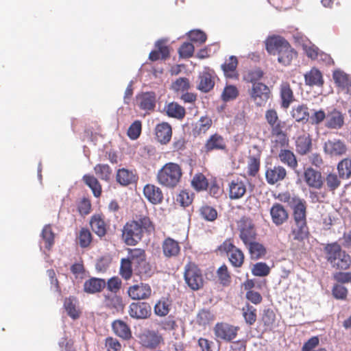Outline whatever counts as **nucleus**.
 Listing matches in <instances>:
<instances>
[{
  "mask_svg": "<svg viewBox=\"0 0 351 351\" xmlns=\"http://www.w3.org/2000/svg\"><path fill=\"white\" fill-rule=\"evenodd\" d=\"M277 198L292 205L293 225L291 234L294 240L302 241L309 233L306 222V202L298 197H291L288 192L279 193Z\"/></svg>",
  "mask_w": 351,
  "mask_h": 351,
  "instance_id": "nucleus-1",
  "label": "nucleus"
},
{
  "mask_svg": "<svg viewBox=\"0 0 351 351\" xmlns=\"http://www.w3.org/2000/svg\"><path fill=\"white\" fill-rule=\"evenodd\" d=\"M155 230V226L149 217L140 215L126 222L122 230V239L128 245H136L143 239L144 233L150 234Z\"/></svg>",
  "mask_w": 351,
  "mask_h": 351,
  "instance_id": "nucleus-2",
  "label": "nucleus"
},
{
  "mask_svg": "<svg viewBox=\"0 0 351 351\" xmlns=\"http://www.w3.org/2000/svg\"><path fill=\"white\" fill-rule=\"evenodd\" d=\"M265 44L267 53L278 56V62L283 66L290 65L293 59L297 56L296 51L280 36L274 35L267 37Z\"/></svg>",
  "mask_w": 351,
  "mask_h": 351,
  "instance_id": "nucleus-3",
  "label": "nucleus"
},
{
  "mask_svg": "<svg viewBox=\"0 0 351 351\" xmlns=\"http://www.w3.org/2000/svg\"><path fill=\"white\" fill-rule=\"evenodd\" d=\"M327 262L337 270H347L351 265V256L337 242L328 243L324 247Z\"/></svg>",
  "mask_w": 351,
  "mask_h": 351,
  "instance_id": "nucleus-4",
  "label": "nucleus"
},
{
  "mask_svg": "<svg viewBox=\"0 0 351 351\" xmlns=\"http://www.w3.org/2000/svg\"><path fill=\"white\" fill-rule=\"evenodd\" d=\"M182 169L176 162H167L158 171L156 180L158 182L168 189L176 188L181 181Z\"/></svg>",
  "mask_w": 351,
  "mask_h": 351,
  "instance_id": "nucleus-5",
  "label": "nucleus"
},
{
  "mask_svg": "<svg viewBox=\"0 0 351 351\" xmlns=\"http://www.w3.org/2000/svg\"><path fill=\"white\" fill-rule=\"evenodd\" d=\"M128 259L134 267L136 274L143 276H150L152 274V267L149 263L146 261V253L141 248H128Z\"/></svg>",
  "mask_w": 351,
  "mask_h": 351,
  "instance_id": "nucleus-6",
  "label": "nucleus"
},
{
  "mask_svg": "<svg viewBox=\"0 0 351 351\" xmlns=\"http://www.w3.org/2000/svg\"><path fill=\"white\" fill-rule=\"evenodd\" d=\"M184 280L188 287L192 291L202 289L205 283L202 269L193 262L185 265Z\"/></svg>",
  "mask_w": 351,
  "mask_h": 351,
  "instance_id": "nucleus-7",
  "label": "nucleus"
},
{
  "mask_svg": "<svg viewBox=\"0 0 351 351\" xmlns=\"http://www.w3.org/2000/svg\"><path fill=\"white\" fill-rule=\"evenodd\" d=\"M237 229L239 232V238L245 245L250 241L256 239L257 233L252 219L247 216H243L237 221Z\"/></svg>",
  "mask_w": 351,
  "mask_h": 351,
  "instance_id": "nucleus-8",
  "label": "nucleus"
},
{
  "mask_svg": "<svg viewBox=\"0 0 351 351\" xmlns=\"http://www.w3.org/2000/svg\"><path fill=\"white\" fill-rule=\"evenodd\" d=\"M249 95L251 101L258 107L265 106L271 96L269 86L264 83H254Z\"/></svg>",
  "mask_w": 351,
  "mask_h": 351,
  "instance_id": "nucleus-9",
  "label": "nucleus"
},
{
  "mask_svg": "<svg viewBox=\"0 0 351 351\" xmlns=\"http://www.w3.org/2000/svg\"><path fill=\"white\" fill-rule=\"evenodd\" d=\"M239 328L225 322L217 323L213 328L217 339L230 342L236 338Z\"/></svg>",
  "mask_w": 351,
  "mask_h": 351,
  "instance_id": "nucleus-10",
  "label": "nucleus"
},
{
  "mask_svg": "<svg viewBox=\"0 0 351 351\" xmlns=\"http://www.w3.org/2000/svg\"><path fill=\"white\" fill-rule=\"evenodd\" d=\"M127 293L133 300H143L150 298L152 289L149 284L140 282L129 287Z\"/></svg>",
  "mask_w": 351,
  "mask_h": 351,
  "instance_id": "nucleus-11",
  "label": "nucleus"
},
{
  "mask_svg": "<svg viewBox=\"0 0 351 351\" xmlns=\"http://www.w3.org/2000/svg\"><path fill=\"white\" fill-rule=\"evenodd\" d=\"M287 170L280 165L269 164L266 167L265 178L268 184H275L287 176Z\"/></svg>",
  "mask_w": 351,
  "mask_h": 351,
  "instance_id": "nucleus-12",
  "label": "nucleus"
},
{
  "mask_svg": "<svg viewBox=\"0 0 351 351\" xmlns=\"http://www.w3.org/2000/svg\"><path fill=\"white\" fill-rule=\"evenodd\" d=\"M152 308L147 302H132L129 306L128 313L132 318L141 319L151 315Z\"/></svg>",
  "mask_w": 351,
  "mask_h": 351,
  "instance_id": "nucleus-13",
  "label": "nucleus"
},
{
  "mask_svg": "<svg viewBox=\"0 0 351 351\" xmlns=\"http://www.w3.org/2000/svg\"><path fill=\"white\" fill-rule=\"evenodd\" d=\"M279 96L280 107L283 109H287L295 101L293 90L289 82H281L279 85Z\"/></svg>",
  "mask_w": 351,
  "mask_h": 351,
  "instance_id": "nucleus-14",
  "label": "nucleus"
},
{
  "mask_svg": "<svg viewBox=\"0 0 351 351\" xmlns=\"http://www.w3.org/2000/svg\"><path fill=\"white\" fill-rule=\"evenodd\" d=\"M303 177L304 182L310 188L315 189H322L324 180L320 171L312 167H308L304 169Z\"/></svg>",
  "mask_w": 351,
  "mask_h": 351,
  "instance_id": "nucleus-15",
  "label": "nucleus"
},
{
  "mask_svg": "<svg viewBox=\"0 0 351 351\" xmlns=\"http://www.w3.org/2000/svg\"><path fill=\"white\" fill-rule=\"evenodd\" d=\"M324 152L330 156H341L346 153V144L339 139L328 140L324 145Z\"/></svg>",
  "mask_w": 351,
  "mask_h": 351,
  "instance_id": "nucleus-16",
  "label": "nucleus"
},
{
  "mask_svg": "<svg viewBox=\"0 0 351 351\" xmlns=\"http://www.w3.org/2000/svg\"><path fill=\"white\" fill-rule=\"evenodd\" d=\"M170 56L169 47L165 40H158L155 43V49L152 50L149 55V59L155 62L158 60H166Z\"/></svg>",
  "mask_w": 351,
  "mask_h": 351,
  "instance_id": "nucleus-17",
  "label": "nucleus"
},
{
  "mask_svg": "<svg viewBox=\"0 0 351 351\" xmlns=\"http://www.w3.org/2000/svg\"><path fill=\"white\" fill-rule=\"evenodd\" d=\"M252 149L255 153L248 156L247 173L249 176L254 177L260 169L261 151L257 145H253Z\"/></svg>",
  "mask_w": 351,
  "mask_h": 351,
  "instance_id": "nucleus-18",
  "label": "nucleus"
},
{
  "mask_svg": "<svg viewBox=\"0 0 351 351\" xmlns=\"http://www.w3.org/2000/svg\"><path fill=\"white\" fill-rule=\"evenodd\" d=\"M272 222L276 226H281L289 219V213L285 208L279 203H275L270 208Z\"/></svg>",
  "mask_w": 351,
  "mask_h": 351,
  "instance_id": "nucleus-19",
  "label": "nucleus"
},
{
  "mask_svg": "<svg viewBox=\"0 0 351 351\" xmlns=\"http://www.w3.org/2000/svg\"><path fill=\"white\" fill-rule=\"evenodd\" d=\"M180 249L179 242L169 237L165 238L162 243V254L166 258L177 257L180 253Z\"/></svg>",
  "mask_w": 351,
  "mask_h": 351,
  "instance_id": "nucleus-20",
  "label": "nucleus"
},
{
  "mask_svg": "<svg viewBox=\"0 0 351 351\" xmlns=\"http://www.w3.org/2000/svg\"><path fill=\"white\" fill-rule=\"evenodd\" d=\"M103 304L107 308L116 312H123L125 307L122 298L116 293L104 294Z\"/></svg>",
  "mask_w": 351,
  "mask_h": 351,
  "instance_id": "nucleus-21",
  "label": "nucleus"
},
{
  "mask_svg": "<svg viewBox=\"0 0 351 351\" xmlns=\"http://www.w3.org/2000/svg\"><path fill=\"white\" fill-rule=\"evenodd\" d=\"M143 195L153 204H160L163 200L162 190L152 184H147L143 188Z\"/></svg>",
  "mask_w": 351,
  "mask_h": 351,
  "instance_id": "nucleus-22",
  "label": "nucleus"
},
{
  "mask_svg": "<svg viewBox=\"0 0 351 351\" xmlns=\"http://www.w3.org/2000/svg\"><path fill=\"white\" fill-rule=\"evenodd\" d=\"M155 135L157 141L162 145L167 144L172 136V128L167 122L158 123L155 128Z\"/></svg>",
  "mask_w": 351,
  "mask_h": 351,
  "instance_id": "nucleus-23",
  "label": "nucleus"
},
{
  "mask_svg": "<svg viewBox=\"0 0 351 351\" xmlns=\"http://www.w3.org/2000/svg\"><path fill=\"white\" fill-rule=\"evenodd\" d=\"M228 195L230 199H238L246 193L245 183L239 178L232 180L228 184Z\"/></svg>",
  "mask_w": 351,
  "mask_h": 351,
  "instance_id": "nucleus-24",
  "label": "nucleus"
},
{
  "mask_svg": "<svg viewBox=\"0 0 351 351\" xmlns=\"http://www.w3.org/2000/svg\"><path fill=\"white\" fill-rule=\"evenodd\" d=\"M142 345L149 348H156L162 341V337L154 331L148 330L140 336Z\"/></svg>",
  "mask_w": 351,
  "mask_h": 351,
  "instance_id": "nucleus-25",
  "label": "nucleus"
},
{
  "mask_svg": "<svg viewBox=\"0 0 351 351\" xmlns=\"http://www.w3.org/2000/svg\"><path fill=\"white\" fill-rule=\"evenodd\" d=\"M92 230L99 237H104L107 233V224L104 218L100 215H94L90 220Z\"/></svg>",
  "mask_w": 351,
  "mask_h": 351,
  "instance_id": "nucleus-26",
  "label": "nucleus"
},
{
  "mask_svg": "<svg viewBox=\"0 0 351 351\" xmlns=\"http://www.w3.org/2000/svg\"><path fill=\"white\" fill-rule=\"evenodd\" d=\"M213 125L212 119L208 116H202L195 123L192 129V134L194 137L205 134Z\"/></svg>",
  "mask_w": 351,
  "mask_h": 351,
  "instance_id": "nucleus-27",
  "label": "nucleus"
},
{
  "mask_svg": "<svg viewBox=\"0 0 351 351\" xmlns=\"http://www.w3.org/2000/svg\"><path fill=\"white\" fill-rule=\"evenodd\" d=\"M138 178L135 171L125 168L119 169L116 176L117 181L122 186H128L135 183Z\"/></svg>",
  "mask_w": 351,
  "mask_h": 351,
  "instance_id": "nucleus-28",
  "label": "nucleus"
},
{
  "mask_svg": "<svg viewBox=\"0 0 351 351\" xmlns=\"http://www.w3.org/2000/svg\"><path fill=\"white\" fill-rule=\"evenodd\" d=\"M106 282L104 279L90 278L85 281L84 284V292L94 294L101 292L106 287Z\"/></svg>",
  "mask_w": 351,
  "mask_h": 351,
  "instance_id": "nucleus-29",
  "label": "nucleus"
},
{
  "mask_svg": "<svg viewBox=\"0 0 351 351\" xmlns=\"http://www.w3.org/2000/svg\"><path fill=\"white\" fill-rule=\"evenodd\" d=\"M138 106L144 110H153L156 106V95L154 92H146L137 97Z\"/></svg>",
  "mask_w": 351,
  "mask_h": 351,
  "instance_id": "nucleus-30",
  "label": "nucleus"
},
{
  "mask_svg": "<svg viewBox=\"0 0 351 351\" xmlns=\"http://www.w3.org/2000/svg\"><path fill=\"white\" fill-rule=\"evenodd\" d=\"M226 147L224 138L219 134L211 135L204 145L206 152H209L215 149L223 150Z\"/></svg>",
  "mask_w": 351,
  "mask_h": 351,
  "instance_id": "nucleus-31",
  "label": "nucleus"
},
{
  "mask_svg": "<svg viewBox=\"0 0 351 351\" xmlns=\"http://www.w3.org/2000/svg\"><path fill=\"white\" fill-rule=\"evenodd\" d=\"M112 328L115 335L124 340H128L132 337L130 327L121 319L114 320L112 324Z\"/></svg>",
  "mask_w": 351,
  "mask_h": 351,
  "instance_id": "nucleus-32",
  "label": "nucleus"
},
{
  "mask_svg": "<svg viewBox=\"0 0 351 351\" xmlns=\"http://www.w3.org/2000/svg\"><path fill=\"white\" fill-rule=\"evenodd\" d=\"M278 158L283 164L287 165L289 167L295 169L298 167V160L294 153L287 149H279Z\"/></svg>",
  "mask_w": 351,
  "mask_h": 351,
  "instance_id": "nucleus-33",
  "label": "nucleus"
},
{
  "mask_svg": "<svg viewBox=\"0 0 351 351\" xmlns=\"http://www.w3.org/2000/svg\"><path fill=\"white\" fill-rule=\"evenodd\" d=\"M199 84L197 88L204 92L208 93L212 90L215 86V77L213 75L208 71H203L199 76Z\"/></svg>",
  "mask_w": 351,
  "mask_h": 351,
  "instance_id": "nucleus-34",
  "label": "nucleus"
},
{
  "mask_svg": "<svg viewBox=\"0 0 351 351\" xmlns=\"http://www.w3.org/2000/svg\"><path fill=\"white\" fill-rule=\"evenodd\" d=\"M305 84L309 86H322L324 84L323 76L319 70L312 68L304 75Z\"/></svg>",
  "mask_w": 351,
  "mask_h": 351,
  "instance_id": "nucleus-35",
  "label": "nucleus"
},
{
  "mask_svg": "<svg viewBox=\"0 0 351 351\" xmlns=\"http://www.w3.org/2000/svg\"><path fill=\"white\" fill-rule=\"evenodd\" d=\"M312 147V141L309 134L299 136L295 141L297 152L300 155H305L310 152Z\"/></svg>",
  "mask_w": 351,
  "mask_h": 351,
  "instance_id": "nucleus-36",
  "label": "nucleus"
},
{
  "mask_svg": "<svg viewBox=\"0 0 351 351\" xmlns=\"http://www.w3.org/2000/svg\"><path fill=\"white\" fill-rule=\"evenodd\" d=\"M248 248L250 257L253 260H258L265 256L267 254V248L256 240L250 241L246 245Z\"/></svg>",
  "mask_w": 351,
  "mask_h": 351,
  "instance_id": "nucleus-37",
  "label": "nucleus"
},
{
  "mask_svg": "<svg viewBox=\"0 0 351 351\" xmlns=\"http://www.w3.org/2000/svg\"><path fill=\"white\" fill-rule=\"evenodd\" d=\"M238 65L237 58L234 56H231L224 64L221 65V69L226 77L228 78H237L238 73L237 72V67Z\"/></svg>",
  "mask_w": 351,
  "mask_h": 351,
  "instance_id": "nucleus-38",
  "label": "nucleus"
},
{
  "mask_svg": "<svg viewBox=\"0 0 351 351\" xmlns=\"http://www.w3.org/2000/svg\"><path fill=\"white\" fill-rule=\"evenodd\" d=\"M291 115L297 122L306 123L309 119L308 108L305 104L294 106Z\"/></svg>",
  "mask_w": 351,
  "mask_h": 351,
  "instance_id": "nucleus-39",
  "label": "nucleus"
},
{
  "mask_svg": "<svg viewBox=\"0 0 351 351\" xmlns=\"http://www.w3.org/2000/svg\"><path fill=\"white\" fill-rule=\"evenodd\" d=\"M215 319V315L212 311L202 308L199 311L196 316V323L204 328L212 324Z\"/></svg>",
  "mask_w": 351,
  "mask_h": 351,
  "instance_id": "nucleus-40",
  "label": "nucleus"
},
{
  "mask_svg": "<svg viewBox=\"0 0 351 351\" xmlns=\"http://www.w3.org/2000/svg\"><path fill=\"white\" fill-rule=\"evenodd\" d=\"M274 138L271 140V152H278L279 149L286 147L289 145V137L287 132L271 134Z\"/></svg>",
  "mask_w": 351,
  "mask_h": 351,
  "instance_id": "nucleus-41",
  "label": "nucleus"
},
{
  "mask_svg": "<svg viewBox=\"0 0 351 351\" xmlns=\"http://www.w3.org/2000/svg\"><path fill=\"white\" fill-rule=\"evenodd\" d=\"M82 180L91 190L95 197H99L101 195L102 189L98 180L93 175L85 174Z\"/></svg>",
  "mask_w": 351,
  "mask_h": 351,
  "instance_id": "nucleus-42",
  "label": "nucleus"
},
{
  "mask_svg": "<svg viewBox=\"0 0 351 351\" xmlns=\"http://www.w3.org/2000/svg\"><path fill=\"white\" fill-rule=\"evenodd\" d=\"M191 185L197 192L204 191L208 187V180L203 173H197L193 177Z\"/></svg>",
  "mask_w": 351,
  "mask_h": 351,
  "instance_id": "nucleus-43",
  "label": "nucleus"
},
{
  "mask_svg": "<svg viewBox=\"0 0 351 351\" xmlns=\"http://www.w3.org/2000/svg\"><path fill=\"white\" fill-rule=\"evenodd\" d=\"M165 110L169 117L178 119H182L186 114L185 108L176 102L169 103Z\"/></svg>",
  "mask_w": 351,
  "mask_h": 351,
  "instance_id": "nucleus-44",
  "label": "nucleus"
},
{
  "mask_svg": "<svg viewBox=\"0 0 351 351\" xmlns=\"http://www.w3.org/2000/svg\"><path fill=\"white\" fill-rule=\"evenodd\" d=\"M344 123V118L339 111H333L328 117L326 126L330 129H339Z\"/></svg>",
  "mask_w": 351,
  "mask_h": 351,
  "instance_id": "nucleus-45",
  "label": "nucleus"
},
{
  "mask_svg": "<svg viewBox=\"0 0 351 351\" xmlns=\"http://www.w3.org/2000/svg\"><path fill=\"white\" fill-rule=\"evenodd\" d=\"M194 199V193L187 189H183L176 195V201L182 207L190 206Z\"/></svg>",
  "mask_w": 351,
  "mask_h": 351,
  "instance_id": "nucleus-46",
  "label": "nucleus"
},
{
  "mask_svg": "<svg viewBox=\"0 0 351 351\" xmlns=\"http://www.w3.org/2000/svg\"><path fill=\"white\" fill-rule=\"evenodd\" d=\"M242 313L244 319L249 326L253 325L257 319L256 308L247 303L242 308Z\"/></svg>",
  "mask_w": 351,
  "mask_h": 351,
  "instance_id": "nucleus-47",
  "label": "nucleus"
},
{
  "mask_svg": "<svg viewBox=\"0 0 351 351\" xmlns=\"http://www.w3.org/2000/svg\"><path fill=\"white\" fill-rule=\"evenodd\" d=\"M77 240L81 247H88L93 240V236L90 231L86 228H82L77 236Z\"/></svg>",
  "mask_w": 351,
  "mask_h": 351,
  "instance_id": "nucleus-48",
  "label": "nucleus"
},
{
  "mask_svg": "<svg viewBox=\"0 0 351 351\" xmlns=\"http://www.w3.org/2000/svg\"><path fill=\"white\" fill-rule=\"evenodd\" d=\"M132 264L128 258L121 259L119 274L125 280H130L133 274Z\"/></svg>",
  "mask_w": 351,
  "mask_h": 351,
  "instance_id": "nucleus-49",
  "label": "nucleus"
},
{
  "mask_svg": "<svg viewBox=\"0 0 351 351\" xmlns=\"http://www.w3.org/2000/svg\"><path fill=\"white\" fill-rule=\"evenodd\" d=\"M276 318V314L272 309L267 308L263 311L261 321L265 330H271L275 326Z\"/></svg>",
  "mask_w": 351,
  "mask_h": 351,
  "instance_id": "nucleus-50",
  "label": "nucleus"
},
{
  "mask_svg": "<svg viewBox=\"0 0 351 351\" xmlns=\"http://www.w3.org/2000/svg\"><path fill=\"white\" fill-rule=\"evenodd\" d=\"M339 177L343 179H348L351 176V159L344 158L337 165Z\"/></svg>",
  "mask_w": 351,
  "mask_h": 351,
  "instance_id": "nucleus-51",
  "label": "nucleus"
},
{
  "mask_svg": "<svg viewBox=\"0 0 351 351\" xmlns=\"http://www.w3.org/2000/svg\"><path fill=\"white\" fill-rule=\"evenodd\" d=\"M228 259L234 267H241L245 259V256L241 250L237 247L228 255Z\"/></svg>",
  "mask_w": 351,
  "mask_h": 351,
  "instance_id": "nucleus-52",
  "label": "nucleus"
},
{
  "mask_svg": "<svg viewBox=\"0 0 351 351\" xmlns=\"http://www.w3.org/2000/svg\"><path fill=\"white\" fill-rule=\"evenodd\" d=\"M217 276L219 283L224 287L229 286L231 283V276L228 267L223 264L217 270Z\"/></svg>",
  "mask_w": 351,
  "mask_h": 351,
  "instance_id": "nucleus-53",
  "label": "nucleus"
},
{
  "mask_svg": "<svg viewBox=\"0 0 351 351\" xmlns=\"http://www.w3.org/2000/svg\"><path fill=\"white\" fill-rule=\"evenodd\" d=\"M42 237L45 241V247L50 250L54 243V233L50 225H46L42 231Z\"/></svg>",
  "mask_w": 351,
  "mask_h": 351,
  "instance_id": "nucleus-54",
  "label": "nucleus"
},
{
  "mask_svg": "<svg viewBox=\"0 0 351 351\" xmlns=\"http://www.w3.org/2000/svg\"><path fill=\"white\" fill-rule=\"evenodd\" d=\"M201 217L208 221H213L217 217L216 209L208 205H204L199 208Z\"/></svg>",
  "mask_w": 351,
  "mask_h": 351,
  "instance_id": "nucleus-55",
  "label": "nucleus"
},
{
  "mask_svg": "<svg viewBox=\"0 0 351 351\" xmlns=\"http://www.w3.org/2000/svg\"><path fill=\"white\" fill-rule=\"evenodd\" d=\"M64 306L68 315L71 317L73 319L79 317L80 312L76 308L75 300L74 298L70 297L68 298H65Z\"/></svg>",
  "mask_w": 351,
  "mask_h": 351,
  "instance_id": "nucleus-56",
  "label": "nucleus"
},
{
  "mask_svg": "<svg viewBox=\"0 0 351 351\" xmlns=\"http://www.w3.org/2000/svg\"><path fill=\"white\" fill-rule=\"evenodd\" d=\"M96 175L101 180H109L112 174L111 168L106 164H98L94 167Z\"/></svg>",
  "mask_w": 351,
  "mask_h": 351,
  "instance_id": "nucleus-57",
  "label": "nucleus"
},
{
  "mask_svg": "<svg viewBox=\"0 0 351 351\" xmlns=\"http://www.w3.org/2000/svg\"><path fill=\"white\" fill-rule=\"evenodd\" d=\"M332 77L335 84L341 89L350 81L348 75L341 70L335 71Z\"/></svg>",
  "mask_w": 351,
  "mask_h": 351,
  "instance_id": "nucleus-58",
  "label": "nucleus"
},
{
  "mask_svg": "<svg viewBox=\"0 0 351 351\" xmlns=\"http://www.w3.org/2000/svg\"><path fill=\"white\" fill-rule=\"evenodd\" d=\"M263 76V71L261 68H255L248 71L244 78L246 82L253 84L254 83H259L258 81L261 80Z\"/></svg>",
  "mask_w": 351,
  "mask_h": 351,
  "instance_id": "nucleus-59",
  "label": "nucleus"
},
{
  "mask_svg": "<svg viewBox=\"0 0 351 351\" xmlns=\"http://www.w3.org/2000/svg\"><path fill=\"white\" fill-rule=\"evenodd\" d=\"M239 95L238 88L234 85H227L225 86L221 94V99L224 101H229L236 99Z\"/></svg>",
  "mask_w": 351,
  "mask_h": 351,
  "instance_id": "nucleus-60",
  "label": "nucleus"
},
{
  "mask_svg": "<svg viewBox=\"0 0 351 351\" xmlns=\"http://www.w3.org/2000/svg\"><path fill=\"white\" fill-rule=\"evenodd\" d=\"M141 121L139 120H136L130 125L127 132V134L131 140H136L140 136L141 134Z\"/></svg>",
  "mask_w": 351,
  "mask_h": 351,
  "instance_id": "nucleus-61",
  "label": "nucleus"
},
{
  "mask_svg": "<svg viewBox=\"0 0 351 351\" xmlns=\"http://www.w3.org/2000/svg\"><path fill=\"white\" fill-rule=\"evenodd\" d=\"M252 273L256 276H267L270 273V268L265 263H256L252 269Z\"/></svg>",
  "mask_w": 351,
  "mask_h": 351,
  "instance_id": "nucleus-62",
  "label": "nucleus"
},
{
  "mask_svg": "<svg viewBox=\"0 0 351 351\" xmlns=\"http://www.w3.org/2000/svg\"><path fill=\"white\" fill-rule=\"evenodd\" d=\"M348 291L347 288L341 285L335 284L332 289L333 297L337 300H344L347 298Z\"/></svg>",
  "mask_w": 351,
  "mask_h": 351,
  "instance_id": "nucleus-63",
  "label": "nucleus"
},
{
  "mask_svg": "<svg viewBox=\"0 0 351 351\" xmlns=\"http://www.w3.org/2000/svg\"><path fill=\"white\" fill-rule=\"evenodd\" d=\"M195 47L191 43H184L178 49L179 55L182 58H189L193 56Z\"/></svg>",
  "mask_w": 351,
  "mask_h": 351,
  "instance_id": "nucleus-64",
  "label": "nucleus"
}]
</instances>
